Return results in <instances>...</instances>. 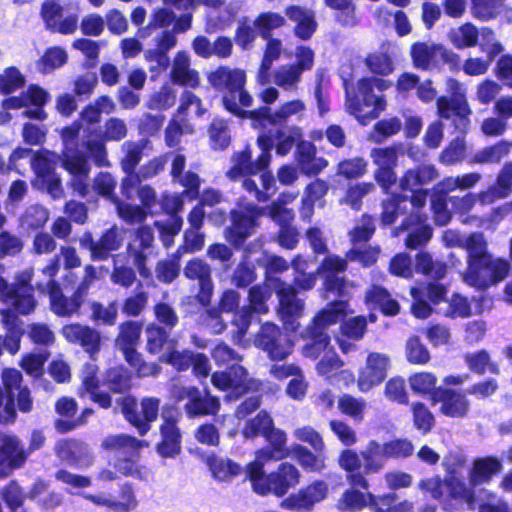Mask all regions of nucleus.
Instances as JSON below:
<instances>
[{
    "label": "nucleus",
    "mask_w": 512,
    "mask_h": 512,
    "mask_svg": "<svg viewBox=\"0 0 512 512\" xmlns=\"http://www.w3.org/2000/svg\"><path fill=\"white\" fill-rule=\"evenodd\" d=\"M130 372L123 366L108 368L103 377V384L110 394H121L117 399L124 420L133 427L141 437L145 436L158 419L161 400L155 396H145L138 400L130 394L132 388Z\"/></svg>",
    "instance_id": "obj_1"
},
{
    "label": "nucleus",
    "mask_w": 512,
    "mask_h": 512,
    "mask_svg": "<svg viewBox=\"0 0 512 512\" xmlns=\"http://www.w3.org/2000/svg\"><path fill=\"white\" fill-rule=\"evenodd\" d=\"M462 247L467 251V268L463 279L469 286L485 291L509 276L511 271L509 260L504 257H495L490 253L482 233L469 234Z\"/></svg>",
    "instance_id": "obj_2"
},
{
    "label": "nucleus",
    "mask_w": 512,
    "mask_h": 512,
    "mask_svg": "<svg viewBox=\"0 0 512 512\" xmlns=\"http://www.w3.org/2000/svg\"><path fill=\"white\" fill-rule=\"evenodd\" d=\"M124 238L122 230L113 224L102 231L95 239L91 231H85L79 238V246L89 252L93 262H104L113 259L110 281L123 289H130L137 281V270L133 266L118 264L114 253L123 246Z\"/></svg>",
    "instance_id": "obj_3"
},
{
    "label": "nucleus",
    "mask_w": 512,
    "mask_h": 512,
    "mask_svg": "<svg viewBox=\"0 0 512 512\" xmlns=\"http://www.w3.org/2000/svg\"><path fill=\"white\" fill-rule=\"evenodd\" d=\"M305 109V103L301 99H293L281 104L275 112H272L269 106L253 109L250 119L260 128L273 126L276 153L279 156H286L294 146L297 147L299 141L303 140L301 128L289 125V118L302 113Z\"/></svg>",
    "instance_id": "obj_4"
},
{
    "label": "nucleus",
    "mask_w": 512,
    "mask_h": 512,
    "mask_svg": "<svg viewBox=\"0 0 512 512\" xmlns=\"http://www.w3.org/2000/svg\"><path fill=\"white\" fill-rule=\"evenodd\" d=\"M209 85L221 95V103L226 111L240 119H250L252 110H245L253 103L246 89L247 74L241 68L219 65L207 74Z\"/></svg>",
    "instance_id": "obj_5"
},
{
    "label": "nucleus",
    "mask_w": 512,
    "mask_h": 512,
    "mask_svg": "<svg viewBox=\"0 0 512 512\" xmlns=\"http://www.w3.org/2000/svg\"><path fill=\"white\" fill-rule=\"evenodd\" d=\"M383 446L377 440L367 442L363 450L342 449L337 457V464L345 472L347 483L361 490L369 489L366 476L379 473L385 465Z\"/></svg>",
    "instance_id": "obj_6"
},
{
    "label": "nucleus",
    "mask_w": 512,
    "mask_h": 512,
    "mask_svg": "<svg viewBox=\"0 0 512 512\" xmlns=\"http://www.w3.org/2000/svg\"><path fill=\"white\" fill-rule=\"evenodd\" d=\"M392 86L390 80L379 77H361L355 85H345L347 111L357 121L366 125L377 119L386 109L384 96L374 94V89L383 92Z\"/></svg>",
    "instance_id": "obj_7"
},
{
    "label": "nucleus",
    "mask_w": 512,
    "mask_h": 512,
    "mask_svg": "<svg viewBox=\"0 0 512 512\" xmlns=\"http://www.w3.org/2000/svg\"><path fill=\"white\" fill-rule=\"evenodd\" d=\"M0 379V425H13L18 419V412H32L34 399L20 370L5 367L1 370Z\"/></svg>",
    "instance_id": "obj_8"
},
{
    "label": "nucleus",
    "mask_w": 512,
    "mask_h": 512,
    "mask_svg": "<svg viewBox=\"0 0 512 512\" xmlns=\"http://www.w3.org/2000/svg\"><path fill=\"white\" fill-rule=\"evenodd\" d=\"M244 439H256L262 437L267 445L260 448L262 458L290 457V449L287 446V434L277 428L271 414L265 410H259L257 414L246 420L241 428Z\"/></svg>",
    "instance_id": "obj_9"
},
{
    "label": "nucleus",
    "mask_w": 512,
    "mask_h": 512,
    "mask_svg": "<svg viewBox=\"0 0 512 512\" xmlns=\"http://www.w3.org/2000/svg\"><path fill=\"white\" fill-rule=\"evenodd\" d=\"M4 270L0 264V274ZM33 271L26 269L21 271L15 277L12 284H9L0 275V298L10 306L15 313L27 316L32 314L37 306V300L34 295V286L32 285Z\"/></svg>",
    "instance_id": "obj_10"
},
{
    "label": "nucleus",
    "mask_w": 512,
    "mask_h": 512,
    "mask_svg": "<svg viewBox=\"0 0 512 512\" xmlns=\"http://www.w3.org/2000/svg\"><path fill=\"white\" fill-rule=\"evenodd\" d=\"M149 446L146 440H140L129 434L108 435L101 442L103 450L113 453H122L123 458H117L114 467L120 476L139 477L141 470L137 464L140 451Z\"/></svg>",
    "instance_id": "obj_11"
},
{
    "label": "nucleus",
    "mask_w": 512,
    "mask_h": 512,
    "mask_svg": "<svg viewBox=\"0 0 512 512\" xmlns=\"http://www.w3.org/2000/svg\"><path fill=\"white\" fill-rule=\"evenodd\" d=\"M154 321L146 328V351L152 355L160 354L170 342L172 331L179 324L175 308L168 302L158 301L153 305Z\"/></svg>",
    "instance_id": "obj_12"
},
{
    "label": "nucleus",
    "mask_w": 512,
    "mask_h": 512,
    "mask_svg": "<svg viewBox=\"0 0 512 512\" xmlns=\"http://www.w3.org/2000/svg\"><path fill=\"white\" fill-rule=\"evenodd\" d=\"M211 383L219 391L226 392L225 400L237 401L248 393L262 390V382L249 377L248 370L237 363L211 374Z\"/></svg>",
    "instance_id": "obj_13"
},
{
    "label": "nucleus",
    "mask_w": 512,
    "mask_h": 512,
    "mask_svg": "<svg viewBox=\"0 0 512 512\" xmlns=\"http://www.w3.org/2000/svg\"><path fill=\"white\" fill-rule=\"evenodd\" d=\"M264 209L254 203H245L230 210V224L224 229L226 241L235 249H241L259 226Z\"/></svg>",
    "instance_id": "obj_14"
},
{
    "label": "nucleus",
    "mask_w": 512,
    "mask_h": 512,
    "mask_svg": "<svg viewBox=\"0 0 512 512\" xmlns=\"http://www.w3.org/2000/svg\"><path fill=\"white\" fill-rule=\"evenodd\" d=\"M448 87L451 96L436 99L437 114L441 119H452L455 129L464 131L470 123L471 108L458 80L449 78Z\"/></svg>",
    "instance_id": "obj_15"
},
{
    "label": "nucleus",
    "mask_w": 512,
    "mask_h": 512,
    "mask_svg": "<svg viewBox=\"0 0 512 512\" xmlns=\"http://www.w3.org/2000/svg\"><path fill=\"white\" fill-rule=\"evenodd\" d=\"M61 165L71 175L68 186L74 193L85 198L90 188L89 156L76 147H67L62 150Z\"/></svg>",
    "instance_id": "obj_16"
},
{
    "label": "nucleus",
    "mask_w": 512,
    "mask_h": 512,
    "mask_svg": "<svg viewBox=\"0 0 512 512\" xmlns=\"http://www.w3.org/2000/svg\"><path fill=\"white\" fill-rule=\"evenodd\" d=\"M176 399L186 400L183 409L189 419L215 417L221 410L219 397L213 395L208 388L200 390L194 385L182 387Z\"/></svg>",
    "instance_id": "obj_17"
},
{
    "label": "nucleus",
    "mask_w": 512,
    "mask_h": 512,
    "mask_svg": "<svg viewBox=\"0 0 512 512\" xmlns=\"http://www.w3.org/2000/svg\"><path fill=\"white\" fill-rule=\"evenodd\" d=\"M153 249L154 233L152 228L148 225L136 228L132 239L126 246V257L143 279H148L152 275L147 262L153 254Z\"/></svg>",
    "instance_id": "obj_18"
},
{
    "label": "nucleus",
    "mask_w": 512,
    "mask_h": 512,
    "mask_svg": "<svg viewBox=\"0 0 512 512\" xmlns=\"http://www.w3.org/2000/svg\"><path fill=\"white\" fill-rule=\"evenodd\" d=\"M254 344L267 353L269 359L282 361L292 352V342L282 329L274 323H263L255 335Z\"/></svg>",
    "instance_id": "obj_19"
},
{
    "label": "nucleus",
    "mask_w": 512,
    "mask_h": 512,
    "mask_svg": "<svg viewBox=\"0 0 512 512\" xmlns=\"http://www.w3.org/2000/svg\"><path fill=\"white\" fill-rule=\"evenodd\" d=\"M36 287L38 291L48 295L50 310L56 316L70 318L81 314V308L86 300L75 290L71 296H66L58 281L37 283Z\"/></svg>",
    "instance_id": "obj_20"
},
{
    "label": "nucleus",
    "mask_w": 512,
    "mask_h": 512,
    "mask_svg": "<svg viewBox=\"0 0 512 512\" xmlns=\"http://www.w3.org/2000/svg\"><path fill=\"white\" fill-rule=\"evenodd\" d=\"M264 133L259 135L256 140V144L260 149L259 155L255 160L252 158V150L249 145H246L241 151L235 152L232 155V163H237V169H263L270 166L271 163V150L275 147V137L273 126L269 125L266 128H262Z\"/></svg>",
    "instance_id": "obj_21"
},
{
    "label": "nucleus",
    "mask_w": 512,
    "mask_h": 512,
    "mask_svg": "<svg viewBox=\"0 0 512 512\" xmlns=\"http://www.w3.org/2000/svg\"><path fill=\"white\" fill-rule=\"evenodd\" d=\"M176 409L166 408L159 426L160 440L155 445L157 454L162 458H175L182 450V433L178 426Z\"/></svg>",
    "instance_id": "obj_22"
},
{
    "label": "nucleus",
    "mask_w": 512,
    "mask_h": 512,
    "mask_svg": "<svg viewBox=\"0 0 512 512\" xmlns=\"http://www.w3.org/2000/svg\"><path fill=\"white\" fill-rule=\"evenodd\" d=\"M273 281L278 298V315L285 326L295 330L297 328L295 324L304 312V300L298 297L295 287L280 278H275Z\"/></svg>",
    "instance_id": "obj_23"
},
{
    "label": "nucleus",
    "mask_w": 512,
    "mask_h": 512,
    "mask_svg": "<svg viewBox=\"0 0 512 512\" xmlns=\"http://www.w3.org/2000/svg\"><path fill=\"white\" fill-rule=\"evenodd\" d=\"M328 495V485L323 480H315L284 498L280 506L297 512L311 511L315 504L323 501Z\"/></svg>",
    "instance_id": "obj_24"
},
{
    "label": "nucleus",
    "mask_w": 512,
    "mask_h": 512,
    "mask_svg": "<svg viewBox=\"0 0 512 512\" xmlns=\"http://www.w3.org/2000/svg\"><path fill=\"white\" fill-rule=\"evenodd\" d=\"M389 367L390 358L386 354L370 352L365 365L358 372L357 387L359 391L366 393L379 386L386 379Z\"/></svg>",
    "instance_id": "obj_25"
},
{
    "label": "nucleus",
    "mask_w": 512,
    "mask_h": 512,
    "mask_svg": "<svg viewBox=\"0 0 512 512\" xmlns=\"http://www.w3.org/2000/svg\"><path fill=\"white\" fill-rule=\"evenodd\" d=\"M373 163L377 166L375 180L388 191L397 182L395 167L397 166L398 153L395 146L376 147L370 152Z\"/></svg>",
    "instance_id": "obj_26"
},
{
    "label": "nucleus",
    "mask_w": 512,
    "mask_h": 512,
    "mask_svg": "<svg viewBox=\"0 0 512 512\" xmlns=\"http://www.w3.org/2000/svg\"><path fill=\"white\" fill-rule=\"evenodd\" d=\"M63 7L57 0H45L41 4L40 16L45 28L51 33L73 34L78 27V16L69 14L63 18Z\"/></svg>",
    "instance_id": "obj_27"
},
{
    "label": "nucleus",
    "mask_w": 512,
    "mask_h": 512,
    "mask_svg": "<svg viewBox=\"0 0 512 512\" xmlns=\"http://www.w3.org/2000/svg\"><path fill=\"white\" fill-rule=\"evenodd\" d=\"M183 274L188 280L198 282L196 299L202 306H208L214 289L210 265L203 259L195 257L186 262Z\"/></svg>",
    "instance_id": "obj_28"
},
{
    "label": "nucleus",
    "mask_w": 512,
    "mask_h": 512,
    "mask_svg": "<svg viewBox=\"0 0 512 512\" xmlns=\"http://www.w3.org/2000/svg\"><path fill=\"white\" fill-rule=\"evenodd\" d=\"M99 367L93 363H86L83 366L81 375V384L78 389V395L84 397L89 395V399L104 410L113 406V399L109 392L100 390Z\"/></svg>",
    "instance_id": "obj_29"
},
{
    "label": "nucleus",
    "mask_w": 512,
    "mask_h": 512,
    "mask_svg": "<svg viewBox=\"0 0 512 512\" xmlns=\"http://www.w3.org/2000/svg\"><path fill=\"white\" fill-rule=\"evenodd\" d=\"M61 333L67 342L81 346L91 358H94L100 351L101 335L88 325L66 324L62 327Z\"/></svg>",
    "instance_id": "obj_30"
},
{
    "label": "nucleus",
    "mask_w": 512,
    "mask_h": 512,
    "mask_svg": "<svg viewBox=\"0 0 512 512\" xmlns=\"http://www.w3.org/2000/svg\"><path fill=\"white\" fill-rule=\"evenodd\" d=\"M54 453L60 460L71 466H89L93 462L88 444L74 437L58 440L54 445Z\"/></svg>",
    "instance_id": "obj_31"
},
{
    "label": "nucleus",
    "mask_w": 512,
    "mask_h": 512,
    "mask_svg": "<svg viewBox=\"0 0 512 512\" xmlns=\"http://www.w3.org/2000/svg\"><path fill=\"white\" fill-rule=\"evenodd\" d=\"M300 478V471L294 464L281 462L274 471L268 473L267 495L273 494L279 498L285 496L299 484Z\"/></svg>",
    "instance_id": "obj_32"
},
{
    "label": "nucleus",
    "mask_w": 512,
    "mask_h": 512,
    "mask_svg": "<svg viewBox=\"0 0 512 512\" xmlns=\"http://www.w3.org/2000/svg\"><path fill=\"white\" fill-rule=\"evenodd\" d=\"M400 230L408 231L405 246L410 250L424 247L433 235L428 224V215L406 216L399 226Z\"/></svg>",
    "instance_id": "obj_33"
},
{
    "label": "nucleus",
    "mask_w": 512,
    "mask_h": 512,
    "mask_svg": "<svg viewBox=\"0 0 512 512\" xmlns=\"http://www.w3.org/2000/svg\"><path fill=\"white\" fill-rule=\"evenodd\" d=\"M445 487L447 495L443 500V510L445 512H455L460 504H467L473 509L476 503V495L473 487H468L464 481L458 477H445Z\"/></svg>",
    "instance_id": "obj_34"
},
{
    "label": "nucleus",
    "mask_w": 512,
    "mask_h": 512,
    "mask_svg": "<svg viewBox=\"0 0 512 512\" xmlns=\"http://www.w3.org/2000/svg\"><path fill=\"white\" fill-rule=\"evenodd\" d=\"M29 457V451L15 434L0 432V466L10 469L22 468Z\"/></svg>",
    "instance_id": "obj_35"
},
{
    "label": "nucleus",
    "mask_w": 512,
    "mask_h": 512,
    "mask_svg": "<svg viewBox=\"0 0 512 512\" xmlns=\"http://www.w3.org/2000/svg\"><path fill=\"white\" fill-rule=\"evenodd\" d=\"M437 403H441L440 412L451 418L465 417L470 408V403L464 393L448 387H442L438 391L432 404Z\"/></svg>",
    "instance_id": "obj_36"
},
{
    "label": "nucleus",
    "mask_w": 512,
    "mask_h": 512,
    "mask_svg": "<svg viewBox=\"0 0 512 512\" xmlns=\"http://www.w3.org/2000/svg\"><path fill=\"white\" fill-rule=\"evenodd\" d=\"M182 194H169L164 193L160 199V206L162 211L169 215L168 222L161 224L160 230L162 233L171 237L177 235L183 226V219L180 216V212L184 206Z\"/></svg>",
    "instance_id": "obj_37"
},
{
    "label": "nucleus",
    "mask_w": 512,
    "mask_h": 512,
    "mask_svg": "<svg viewBox=\"0 0 512 512\" xmlns=\"http://www.w3.org/2000/svg\"><path fill=\"white\" fill-rule=\"evenodd\" d=\"M284 13L289 20L295 22L293 33L298 39L307 41L316 32L318 24L312 10L299 5H289Z\"/></svg>",
    "instance_id": "obj_38"
},
{
    "label": "nucleus",
    "mask_w": 512,
    "mask_h": 512,
    "mask_svg": "<svg viewBox=\"0 0 512 512\" xmlns=\"http://www.w3.org/2000/svg\"><path fill=\"white\" fill-rule=\"evenodd\" d=\"M170 79L173 84L195 89L200 84L197 70L190 67V58L185 51H178L173 59L170 71Z\"/></svg>",
    "instance_id": "obj_39"
},
{
    "label": "nucleus",
    "mask_w": 512,
    "mask_h": 512,
    "mask_svg": "<svg viewBox=\"0 0 512 512\" xmlns=\"http://www.w3.org/2000/svg\"><path fill=\"white\" fill-rule=\"evenodd\" d=\"M1 323L5 330L3 338L7 340V351L11 355L19 352L21 340L25 334L24 323L19 315L12 309L5 308L0 310Z\"/></svg>",
    "instance_id": "obj_40"
},
{
    "label": "nucleus",
    "mask_w": 512,
    "mask_h": 512,
    "mask_svg": "<svg viewBox=\"0 0 512 512\" xmlns=\"http://www.w3.org/2000/svg\"><path fill=\"white\" fill-rule=\"evenodd\" d=\"M390 46L389 42L384 41L380 44L379 50L368 53L364 58V65L372 77L384 78L394 72L395 64L389 51Z\"/></svg>",
    "instance_id": "obj_41"
},
{
    "label": "nucleus",
    "mask_w": 512,
    "mask_h": 512,
    "mask_svg": "<svg viewBox=\"0 0 512 512\" xmlns=\"http://www.w3.org/2000/svg\"><path fill=\"white\" fill-rule=\"evenodd\" d=\"M502 468L501 461L495 456L475 458L468 475L470 486L477 487L489 483Z\"/></svg>",
    "instance_id": "obj_42"
},
{
    "label": "nucleus",
    "mask_w": 512,
    "mask_h": 512,
    "mask_svg": "<svg viewBox=\"0 0 512 512\" xmlns=\"http://www.w3.org/2000/svg\"><path fill=\"white\" fill-rule=\"evenodd\" d=\"M302 337L306 340V343L302 348L303 355L306 358L316 360L323 353L332 350L330 345L331 339L327 331L307 325Z\"/></svg>",
    "instance_id": "obj_43"
},
{
    "label": "nucleus",
    "mask_w": 512,
    "mask_h": 512,
    "mask_svg": "<svg viewBox=\"0 0 512 512\" xmlns=\"http://www.w3.org/2000/svg\"><path fill=\"white\" fill-rule=\"evenodd\" d=\"M439 50V43L414 42L410 47L413 66L422 71L438 69Z\"/></svg>",
    "instance_id": "obj_44"
},
{
    "label": "nucleus",
    "mask_w": 512,
    "mask_h": 512,
    "mask_svg": "<svg viewBox=\"0 0 512 512\" xmlns=\"http://www.w3.org/2000/svg\"><path fill=\"white\" fill-rule=\"evenodd\" d=\"M289 449L290 456L305 472L320 474L326 468L325 451H312L302 444H294Z\"/></svg>",
    "instance_id": "obj_45"
},
{
    "label": "nucleus",
    "mask_w": 512,
    "mask_h": 512,
    "mask_svg": "<svg viewBox=\"0 0 512 512\" xmlns=\"http://www.w3.org/2000/svg\"><path fill=\"white\" fill-rule=\"evenodd\" d=\"M368 508L371 512H414L413 503L409 500L398 501L395 492L376 495L368 492Z\"/></svg>",
    "instance_id": "obj_46"
},
{
    "label": "nucleus",
    "mask_w": 512,
    "mask_h": 512,
    "mask_svg": "<svg viewBox=\"0 0 512 512\" xmlns=\"http://www.w3.org/2000/svg\"><path fill=\"white\" fill-rule=\"evenodd\" d=\"M255 460L249 462L246 466V477L251 482L253 491L260 496H266L268 491V474L264 471V464L270 461H283L288 457L262 458L260 455V448L255 453Z\"/></svg>",
    "instance_id": "obj_47"
},
{
    "label": "nucleus",
    "mask_w": 512,
    "mask_h": 512,
    "mask_svg": "<svg viewBox=\"0 0 512 512\" xmlns=\"http://www.w3.org/2000/svg\"><path fill=\"white\" fill-rule=\"evenodd\" d=\"M367 302L385 316H396L400 312L399 302L390 292L379 285H373L366 294Z\"/></svg>",
    "instance_id": "obj_48"
},
{
    "label": "nucleus",
    "mask_w": 512,
    "mask_h": 512,
    "mask_svg": "<svg viewBox=\"0 0 512 512\" xmlns=\"http://www.w3.org/2000/svg\"><path fill=\"white\" fill-rule=\"evenodd\" d=\"M437 176V170L433 165H419L405 171L400 178L399 187L403 192L412 191L414 188H422Z\"/></svg>",
    "instance_id": "obj_49"
},
{
    "label": "nucleus",
    "mask_w": 512,
    "mask_h": 512,
    "mask_svg": "<svg viewBox=\"0 0 512 512\" xmlns=\"http://www.w3.org/2000/svg\"><path fill=\"white\" fill-rule=\"evenodd\" d=\"M463 360L468 369L474 374L480 376L487 372L492 375L500 374V367L498 363L492 360L489 351L486 349L467 352L464 354Z\"/></svg>",
    "instance_id": "obj_50"
},
{
    "label": "nucleus",
    "mask_w": 512,
    "mask_h": 512,
    "mask_svg": "<svg viewBox=\"0 0 512 512\" xmlns=\"http://www.w3.org/2000/svg\"><path fill=\"white\" fill-rule=\"evenodd\" d=\"M408 382L414 394L428 397L431 403L437 397L438 391L442 389V386H437L438 379L432 372L421 371L413 373L409 376Z\"/></svg>",
    "instance_id": "obj_51"
},
{
    "label": "nucleus",
    "mask_w": 512,
    "mask_h": 512,
    "mask_svg": "<svg viewBox=\"0 0 512 512\" xmlns=\"http://www.w3.org/2000/svg\"><path fill=\"white\" fill-rule=\"evenodd\" d=\"M257 279L256 266L250 260V249L246 247L244 252L232 271L231 283L236 288H247Z\"/></svg>",
    "instance_id": "obj_52"
},
{
    "label": "nucleus",
    "mask_w": 512,
    "mask_h": 512,
    "mask_svg": "<svg viewBox=\"0 0 512 512\" xmlns=\"http://www.w3.org/2000/svg\"><path fill=\"white\" fill-rule=\"evenodd\" d=\"M177 340L170 339L166 344L167 350L159 357L161 363L172 366L178 372H185L191 367L194 352L189 349L178 350Z\"/></svg>",
    "instance_id": "obj_53"
},
{
    "label": "nucleus",
    "mask_w": 512,
    "mask_h": 512,
    "mask_svg": "<svg viewBox=\"0 0 512 512\" xmlns=\"http://www.w3.org/2000/svg\"><path fill=\"white\" fill-rule=\"evenodd\" d=\"M337 408L342 415L349 417L354 423L360 424L365 418L367 402L364 398L344 393L338 398Z\"/></svg>",
    "instance_id": "obj_54"
},
{
    "label": "nucleus",
    "mask_w": 512,
    "mask_h": 512,
    "mask_svg": "<svg viewBox=\"0 0 512 512\" xmlns=\"http://www.w3.org/2000/svg\"><path fill=\"white\" fill-rule=\"evenodd\" d=\"M142 288V283L138 282L134 292L126 296L121 302V313L128 318H137L146 310L149 303V293Z\"/></svg>",
    "instance_id": "obj_55"
},
{
    "label": "nucleus",
    "mask_w": 512,
    "mask_h": 512,
    "mask_svg": "<svg viewBox=\"0 0 512 512\" xmlns=\"http://www.w3.org/2000/svg\"><path fill=\"white\" fill-rule=\"evenodd\" d=\"M346 302L337 300L331 302L327 308L321 309L308 325L326 331L330 325L336 324L345 315Z\"/></svg>",
    "instance_id": "obj_56"
},
{
    "label": "nucleus",
    "mask_w": 512,
    "mask_h": 512,
    "mask_svg": "<svg viewBox=\"0 0 512 512\" xmlns=\"http://www.w3.org/2000/svg\"><path fill=\"white\" fill-rule=\"evenodd\" d=\"M143 323L136 320H125L118 326L115 345L118 349L137 346L139 344Z\"/></svg>",
    "instance_id": "obj_57"
},
{
    "label": "nucleus",
    "mask_w": 512,
    "mask_h": 512,
    "mask_svg": "<svg viewBox=\"0 0 512 512\" xmlns=\"http://www.w3.org/2000/svg\"><path fill=\"white\" fill-rule=\"evenodd\" d=\"M176 91L168 84H162L159 89L153 91L148 96L145 107L153 111H166L173 107L176 103Z\"/></svg>",
    "instance_id": "obj_58"
},
{
    "label": "nucleus",
    "mask_w": 512,
    "mask_h": 512,
    "mask_svg": "<svg viewBox=\"0 0 512 512\" xmlns=\"http://www.w3.org/2000/svg\"><path fill=\"white\" fill-rule=\"evenodd\" d=\"M408 201V196L401 193H393L388 198L382 200L380 213V222L383 227L390 226L395 223L399 214L405 213L401 209V205Z\"/></svg>",
    "instance_id": "obj_59"
},
{
    "label": "nucleus",
    "mask_w": 512,
    "mask_h": 512,
    "mask_svg": "<svg viewBox=\"0 0 512 512\" xmlns=\"http://www.w3.org/2000/svg\"><path fill=\"white\" fill-rule=\"evenodd\" d=\"M259 36L262 39L274 38L273 31L283 27L286 24L285 17L280 13L265 11L259 13L254 21Z\"/></svg>",
    "instance_id": "obj_60"
},
{
    "label": "nucleus",
    "mask_w": 512,
    "mask_h": 512,
    "mask_svg": "<svg viewBox=\"0 0 512 512\" xmlns=\"http://www.w3.org/2000/svg\"><path fill=\"white\" fill-rule=\"evenodd\" d=\"M415 270L437 281L445 277L447 266L444 262H435L427 252H419L415 257Z\"/></svg>",
    "instance_id": "obj_61"
},
{
    "label": "nucleus",
    "mask_w": 512,
    "mask_h": 512,
    "mask_svg": "<svg viewBox=\"0 0 512 512\" xmlns=\"http://www.w3.org/2000/svg\"><path fill=\"white\" fill-rule=\"evenodd\" d=\"M207 465L213 476L219 480H227L241 474L242 467L231 459H223L214 454L207 458Z\"/></svg>",
    "instance_id": "obj_62"
},
{
    "label": "nucleus",
    "mask_w": 512,
    "mask_h": 512,
    "mask_svg": "<svg viewBox=\"0 0 512 512\" xmlns=\"http://www.w3.org/2000/svg\"><path fill=\"white\" fill-rule=\"evenodd\" d=\"M410 411L414 428L422 435L430 433L435 426V416L425 403L421 401L412 402Z\"/></svg>",
    "instance_id": "obj_63"
},
{
    "label": "nucleus",
    "mask_w": 512,
    "mask_h": 512,
    "mask_svg": "<svg viewBox=\"0 0 512 512\" xmlns=\"http://www.w3.org/2000/svg\"><path fill=\"white\" fill-rule=\"evenodd\" d=\"M67 59V53L63 48L59 46L49 47L37 60L36 67L42 74H48L66 64Z\"/></svg>",
    "instance_id": "obj_64"
}]
</instances>
